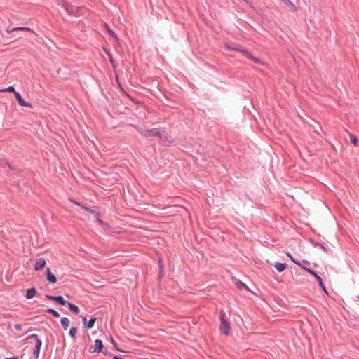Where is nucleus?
Listing matches in <instances>:
<instances>
[{"label":"nucleus","mask_w":359,"mask_h":359,"mask_svg":"<svg viewBox=\"0 0 359 359\" xmlns=\"http://www.w3.org/2000/svg\"><path fill=\"white\" fill-rule=\"evenodd\" d=\"M17 30L28 31V32H32V33L35 34V32H34L33 29H32L31 28L27 27H14V28H13V29H10V30H9V29H8V30H7V32H14V31H17Z\"/></svg>","instance_id":"9d476101"},{"label":"nucleus","mask_w":359,"mask_h":359,"mask_svg":"<svg viewBox=\"0 0 359 359\" xmlns=\"http://www.w3.org/2000/svg\"><path fill=\"white\" fill-rule=\"evenodd\" d=\"M61 325L62 326V327L64 328V330H67L69 325V320L66 317H63L61 319Z\"/></svg>","instance_id":"dca6fc26"},{"label":"nucleus","mask_w":359,"mask_h":359,"mask_svg":"<svg viewBox=\"0 0 359 359\" xmlns=\"http://www.w3.org/2000/svg\"><path fill=\"white\" fill-rule=\"evenodd\" d=\"M14 328H15V330H17V331H20V330H22V327H21V325H18V324L15 325H14Z\"/></svg>","instance_id":"c756f323"},{"label":"nucleus","mask_w":359,"mask_h":359,"mask_svg":"<svg viewBox=\"0 0 359 359\" xmlns=\"http://www.w3.org/2000/svg\"><path fill=\"white\" fill-rule=\"evenodd\" d=\"M111 343L113 344L114 346L115 347V348H116L117 351H121V352H123V351H122V350H121V349H119L118 347H116V343H115V341H114V340L113 339V338H112V337H111Z\"/></svg>","instance_id":"c85d7f7f"},{"label":"nucleus","mask_w":359,"mask_h":359,"mask_svg":"<svg viewBox=\"0 0 359 359\" xmlns=\"http://www.w3.org/2000/svg\"><path fill=\"white\" fill-rule=\"evenodd\" d=\"M97 222L102 226V224H104V222L100 219V216H98V217H95Z\"/></svg>","instance_id":"7c9ffc66"},{"label":"nucleus","mask_w":359,"mask_h":359,"mask_svg":"<svg viewBox=\"0 0 359 359\" xmlns=\"http://www.w3.org/2000/svg\"><path fill=\"white\" fill-rule=\"evenodd\" d=\"M19 104L22 107H31V104L25 100V95L20 94L18 91H13Z\"/></svg>","instance_id":"20e7f679"},{"label":"nucleus","mask_w":359,"mask_h":359,"mask_svg":"<svg viewBox=\"0 0 359 359\" xmlns=\"http://www.w3.org/2000/svg\"><path fill=\"white\" fill-rule=\"evenodd\" d=\"M6 359H18V358H6Z\"/></svg>","instance_id":"4c0bfd02"},{"label":"nucleus","mask_w":359,"mask_h":359,"mask_svg":"<svg viewBox=\"0 0 359 359\" xmlns=\"http://www.w3.org/2000/svg\"><path fill=\"white\" fill-rule=\"evenodd\" d=\"M70 201H71V202H72L73 203L76 204L78 206H80L81 208V206H83L81 203L76 202V201H74L73 199H71Z\"/></svg>","instance_id":"2f4dec72"},{"label":"nucleus","mask_w":359,"mask_h":359,"mask_svg":"<svg viewBox=\"0 0 359 359\" xmlns=\"http://www.w3.org/2000/svg\"><path fill=\"white\" fill-rule=\"evenodd\" d=\"M27 339H34L36 340L35 348L33 351V354L35 355L36 358H37L39 356L40 349L41 347V341L39 339L37 334H32L29 336Z\"/></svg>","instance_id":"7ed1b4c3"},{"label":"nucleus","mask_w":359,"mask_h":359,"mask_svg":"<svg viewBox=\"0 0 359 359\" xmlns=\"http://www.w3.org/2000/svg\"><path fill=\"white\" fill-rule=\"evenodd\" d=\"M2 90H15L14 87L13 86H8L6 88H3Z\"/></svg>","instance_id":"473e14b6"},{"label":"nucleus","mask_w":359,"mask_h":359,"mask_svg":"<svg viewBox=\"0 0 359 359\" xmlns=\"http://www.w3.org/2000/svg\"><path fill=\"white\" fill-rule=\"evenodd\" d=\"M106 28L108 33L114 39H118L117 34L107 25H106Z\"/></svg>","instance_id":"a211bd4d"},{"label":"nucleus","mask_w":359,"mask_h":359,"mask_svg":"<svg viewBox=\"0 0 359 359\" xmlns=\"http://www.w3.org/2000/svg\"><path fill=\"white\" fill-rule=\"evenodd\" d=\"M103 348V344L101 340L96 339L95 341V345L93 346V350L92 351L93 353L97 352L100 353L102 351Z\"/></svg>","instance_id":"1a4fd4ad"},{"label":"nucleus","mask_w":359,"mask_h":359,"mask_svg":"<svg viewBox=\"0 0 359 359\" xmlns=\"http://www.w3.org/2000/svg\"><path fill=\"white\" fill-rule=\"evenodd\" d=\"M287 255L291 259V260L294 263L296 264L297 265H298L299 266L302 267L303 269V267H304L302 263H300L299 262H297L296 259H294V257L291 255V254L290 252H287Z\"/></svg>","instance_id":"6ab92c4d"},{"label":"nucleus","mask_w":359,"mask_h":359,"mask_svg":"<svg viewBox=\"0 0 359 359\" xmlns=\"http://www.w3.org/2000/svg\"><path fill=\"white\" fill-rule=\"evenodd\" d=\"M77 333V329L76 327H72L69 330V335L72 337V338H75V336Z\"/></svg>","instance_id":"5701e85b"},{"label":"nucleus","mask_w":359,"mask_h":359,"mask_svg":"<svg viewBox=\"0 0 359 359\" xmlns=\"http://www.w3.org/2000/svg\"><path fill=\"white\" fill-rule=\"evenodd\" d=\"M57 4L62 7L69 15L73 14V6L67 3L65 0H60V1L57 2Z\"/></svg>","instance_id":"39448f33"},{"label":"nucleus","mask_w":359,"mask_h":359,"mask_svg":"<svg viewBox=\"0 0 359 359\" xmlns=\"http://www.w3.org/2000/svg\"><path fill=\"white\" fill-rule=\"evenodd\" d=\"M56 1H57V2H58V1H60V0H56Z\"/></svg>","instance_id":"58836bf2"},{"label":"nucleus","mask_w":359,"mask_h":359,"mask_svg":"<svg viewBox=\"0 0 359 359\" xmlns=\"http://www.w3.org/2000/svg\"><path fill=\"white\" fill-rule=\"evenodd\" d=\"M226 49H228L229 50L238 51V50H239V48H238L236 46H232L229 45V44L226 45Z\"/></svg>","instance_id":"393cba45"},{"label":"nucleus","mask_w":359,"mask_h":359,"mask_svg":"<svg viewBox=\"0 0 359 359\" xmlns=\"http://www.w3.org/2000/svg\"><path fill=\"white\" fill-rule=\"evenodd\" d=\"M238 52L242 53H243L244 55H245L248 58L251 57V54H250V53H249V51H248L247 50H245V49H241V48H239Z\"/></svg>","instance_id":"b1692460"},{"label":"nucleus","mask_w":359,"mask_h":359,"mask_svg":"<svg viewBox=\"0 0 359 359\" xmlns=\"http://www.w3.org/2000/svg\"><path fill=\"white\" fill-rule=\"evenodd\" d=\"M66 305H67L69 310L71 311L74 312V313L77 314L79 313L80 310H79V307L77 306L74 305V304L67 302Z\"/></svg>","instance_id":"ddd939ff"},{"label":"nucleus","mask_w":359,"mask_h":359,"mask_svg":"<svg viewBox=\"0 0 359 359\" xmlns=\"http://www.w3.org/2000/svg\"><path fill=\"white\" fill-rule=\"evenodd\" d=\"M303 263H304V264H309V262L308 261H306V260H304Z\"/></svg>","instance_id":"f704fd0d"},{"label":"nucleus","mask_w":359,"mask_h":359,"mask_svg":"<svg viewBox=\"0 0 359 359\" xmlns=\"http://www.w3.org/2000/svg\"><path fill=\"white\" fill-rule=\"evenodd\" d=\"M36 294V290L34 287L29 288L27 290L26 298L27 299H32Z\"/></svg>","instance_id":"9b49d317"},{"label":"nucleus","mask_w":359,"mask_h":359,"mask_svg":"<svg viewBox=\"0 0 359 359\" xmlns=\"http://www.w3.org/2000/svg\"><path fill=\"white\" fill-rule=\"evenodd\" d=\"M81 208L85 211L93 215L95 217H98V216H100V213L99 212L93 210L86 206H81Z\"/></svg>","instance_id":"4468645a"},{"label":"nucleus","mask_w":359,"mask_h":359,"mask_svg":"<svg viewBox=\"0 0 359 359\" xmlns=\"http://www.w3.org/2000/svg\"><path fill=\"white\" fill-rule=\"evenodd\" d=\"M237 287L240 290H241L242 288H245L247 290H248V287L246 286V285L243 283H242L241 280H238L236 283Z\"/></svg>","instance_id":"412c9836"},{"label":"nucleus","mask_w":359,"mask_h":359,"mask_svg":"<svg viewBox=\"0 0 359 359\" xmlns=\"http://www.w3.org/2000/svg\"><path fill=\"white\" fill-rule=\"evenodd\" d=\"M82 318H83V321L84 323H86V317H83Z\"/></svg>","instance_id":"c9c22d12"},{"label":"nucleus","mask_w":359,"mask_h":359,"mask_svg":"<svg viewBox=\"0 0 359 359\" xmlns=\"http://www.w3.org/2000/svg\"><path fill=\"white\" fill-rule=\"evenodd\" d=\"M249 59L253 60L254 62H255L256 63H258V64L263 63L259 58L255 57L252 55H251V57H249Z\"/></svg>","instance_id":"cd10ccee"},{"label":"nucleus","mask_w":359,"mask_h":359,"mask_svg":"<svg viewBox=\"0 0 359 359\" xmlns=\"http://www.w3.org/2000/svg\"><path fill=\"white\" fill-rule=\"evenodd\" d=\"M102 226L105 229H107L109 227V225L105 222H104V224H102Z\"/></svg>","instance_id":"72a5a7b5"},{"label":"nucleus","mask_w":359,"mask_h":359,"mask_svg":"<svg viewBox=\"0 0 359 359\" xmlns=\"http://www.w3.org/2000/svg\"><path fill=\"white\" fill-rule=\"evenodd\" d=\"M348 136L350 137L351 142L354 144V146H355V147L358 146V140L357 137L350 133H348Z\"/></svg>","instance_id":"f3484780"},{"label":"nucleus","mask_w":359,"mask_h":359,"mask_svg":"<svg viewBox=\"0 0 359 359\" xmlns=\"http://www.w3.org/2000/svg\"><path fill=\"white\" fill-rule=\"evenodd\" d=\"M274 267L278 272H283L286 269V264L280 262H276L274 264Z\"/></svg>","instance_id":"2eb2a0df"},{"label":"nucleus","mask_w":359,"mask_h":359,"mask_svg":"<svg viewBox=\"0 0 359 359\" xmlns=\"http://www.w3.org/2000/svg\"><path fill=\"white\" fill-rule=\"evenodd\" d=\"M303 269L306 271L308 273L313 276L316 280V283H318L320 287L323 289V290L327 294V291L323 284L322 278L313 270L307 268V267H303Z\"/></svg>","instance_id":"f03ea898"},{"label":"nucleus","mask_w":359,"mask_h":359,"mask_svg":"<svg viewBox=\"0 0 359 359\" xmlns=\"http://www.w3.org/2000/svg\"><path fill=\"white\" fill-rule=\"evenodd\" d=\"M141 133L144 136H149V135L156 136V135H158V134H159L158 131L156 130V129L149 130H144Z\"/></svg>","instance_id":"f8f14e48"},{"label":"nucleus","mask_w":359,"mask_h":359,"mask_svg":"<svg viewBox=\"0 0 359 359\" xmlns=\"http://www.w3.org/2000/svg\"><path fill=\"white\" fill-rule=\"evenodd\" d=\"M46 312L53 314L55 318H59L60 316L59 313L53 309H48L46 310Z\"/></svg>","instance_id":"4be33fe9"},{"label":"nucleus","mask_w":359,"mask_h":359,"mask_svg":"<svg viewBox=\"0 0 359 359\" xmlns=\"http://www.w3.org/2000/svg\"><path fill=\"white\" fill-rule=\"evenodd\" d=\"M320 248L323 250H325V248L323 245H320Z\"/></svg>","instance_id":"e433bc0d"},{"label":"nucleus","mask_w":359,"mask_h":359,"mask_svg":"<svg viewBox=\"0 0 359 359\" xmlns=\"http://www.w3.org/2000/svg\"><path fill=\"white\" fill-rule=\"evenodd\" d=\"M97 318H92L90 319L87 323H86V326L88 329H91L93 326H94V324L96 321Z\"/></svg>","instance_id":"aec40b11"},{"label":"nucleus","mask_w":359,"mask_h":359,"mask_svg":"<svg viewBox=\"0 0 359 359\" xmlns=\"http://www.w3.org/2000/svg\"><path fill=\"white\" fill-rule=\"evenodd\" d=\"M46 298L49 300L55 301L63 306L66 305L67 304V302L63 299L62 296L54 297L47 294L46 295Z\"/></svg>","instance_id":"0eeeda50"},{"label":"nucleus","mask_w":359,"mask_h":359,"mask_svg":"<svg viewBox=\"0 0 359 359\" xmlns=\"http://www.w3.org/2000/svg\"><path fill=\"white\" fill-rule=\"evenodd\" d=\"M283 2L296 9L294 4L290 0H283Z\"/></svg>","instance_id":"bb28decb"},{"label":"nucleus","mask_w":359,"mask_h":359,"mask_svg":"<svg viewBox=\"0 0 359 359\" xmlns=\"http://www.w3.org/2000/svg\"><path fill=\"white\" fill-rule=\"evenodd\" d=\"M224 312H221L220 319L222 324L220 325V330L226 335H228L230 333V323L224 319Z\"/></svg>","instance_id":"f257e3e1"},{"label":"nucleus","mask_w":359,"mask_h":359,"mask_svg":"<svg viewBox=\"0 0 359 359\" xmlns=\"http://www.w3.org/2000/svg\"><path fill=\"white\" fill-rule=\"evenodd\" d=\"M46 262L43 258H38L35 260L34 270L39 271L46 266Z\"/></svg>","instance_id":"423d86ee"},{"label":"nucleus","mask_w":359,"mask_h":359,"mask_svg":"<svg viewBox=\"0 0 359 359\" xmlns=\"http://www.w3.org/2000/svg\"><path fill=\"white\" fill-rule=\"evenodd\" d=\"M104 50L106 53V54L108 55V57L109 58L110 62L113 65L114 60L112 59V56H111V53L107 49H106V48H104Z\"/></svg>","instance_id":"a878e982"},{"label":"nucleus","mask_w":359,"mask_h":359,"mask_svg":"<svg viewBox=\"0 0 359 359\" xmlns=\"http://www.w3.org/2000/svg\"><path fill=\"white\" fill-rule=\"evenodd\" d=\"M46 279L49 283H56L57 278L54 274L52 273L50 269L49 268L46 270Z\"/></svg>","instance_id":"6e6552de"}]
</instances>
